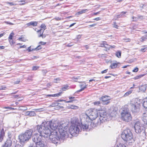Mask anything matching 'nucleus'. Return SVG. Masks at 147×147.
<instances>
[{
    "label": "nucleus",
    "mask_w": 147,
    "mask_h": 147,
    "mask_svg": "<svg viewBox=\"0 0 147 147\" xmlns=\"http://www.w3.org/2000/svg\"><path fill=\"white\" fill-rule=\"evenodd\" d=\"M146 50V48L144 47V48H142L140 49V51L142 52H144Z\"/></svg>",
    "instance_id": "46"
},
{
    "label": "nucleus",
    "mask_w": 147,
    "mask_h": 147,
    "mask_svg": "<svg viewBox=\"0 0 147 147\" xmlns=\"http://www.w3.org/2000/svg\"><path fill=\"white\" fill-rule=\"evenodd\" d=\"M142 119L144 123L147 125V110L143 114Z\"/></svg>",
    "instance_id": "16"
},
{
    "label": "nucleus",
    "mask_w": 147,
    "mask_h": 147,
    "mask_svg": "<svg viewBox=\"0 0 147 147\" xmlns=\"http://www.w3.org/2000/svg\"><path fill=\"white\" fill-rule=\"evenodd\" d=\"M4 108L5 109H13L14 108L11 107H4Z\"/></svg>",
    "instance_id": "51"
},
{
    "label": "nucleus",
    "mask_w": 147,
    "mask_h": 147,
    "mask_svg": "<svg viewBox=\"0 0 147 147\" xmlns=\"http://www.w3.org/2000/svg\"><path fill=\"white\" fill-rule=\"evenodd\" d=\"M80 123H79L76 122L72 124L69 128V133L73 136H77L80 131Z\"/></svg>",
    "instance_id": "6"
},
{
    "label": "nucleus",
    "mask_w": 147,
    "mask_h": 147,
    "mask_svg": "<svg viewBox=\"0 0 147 147\" xmlns=\"http://www.w3.org/2000/svg\"><path fill=\"white\" fill-rule=\"evenodd\" d=\"M82 85H80V88H81V89L77 91L78 92H79L83 90L85 88H86V84H85V85L84 86V87H82Z\"/></svg>",
    "instance_id": "27"
},
{
    "label": "nucleus",
    "mask_w": 147,
    "mask_h": 147,
    "mask_svg": "<svg viewBox=\"0 0 147 147\" xmlns=\"http://www.w3.org/2000/svg\"><path fill=\"white\" fill-rule=\"evenodd\" d=\"M116 56L118 58H120L121 57V52L120 51H118L116 52L115 53Z\"/></svg>",
    "instance_id": "28"
},
{
    "label": "nucleus",
    "mask_w": 147,
    "mask_h": 147,
    "mask_svg": "<svg viewBox=\"0 0 147 147\" xmlns=\"http://www.w3.org/2000/svg\"><path fill=\"white\" fill-rule=\"evenodd\" d=\"M33 130L31 129L27 130L24 133L20 134L19 136V139L21 142H24L27 141L31 138Z\"/></svg>",
    "instance_id": "8"
},
{
    "label": "nucleus",
    "mask_w": 147,
    "mask_h": 147,
    "mask_svg": "<svg viewBox=\"0 0 147 147\" xmlns=\"http://www.w3.org/2000/svg\"><path fill=\"white\" fill-rule=\"evenodd\" d=\"M138 70V68L137 67H136L133 70V71L135 72H137Z\"/></svg>",
    "instance_id": "44"
},
{
    "label": "nucleus",
    "mask_w": 147,
    "mask_h": 147,
    "mask_svg": "<svg viewBox=\"0 0 147 147\" xmlns=\"http://www.w3.org/2000/svg\"><path fill=\"white\" fill-rule=\"evenodd\" d=\"M96 25V24H92V25H90L89 26H90V27H94V26H95Z\"/></svg>",
    "instance_id": "59"
},
{
    "label": "nucleus",
    "mask_w": 147,
    "mask_h": 147,
    "mask_svg": "<svg viewBox=\"0 0 147 147\" xmlns=\"http://www.w3.org/2000/svg\"><path fill=\"white\" fill-rule=\"evenodd\" d=\"M42 48V47H41V45H39L35 49V50L36 51H37L41 49Z\"/></svg>",
    "instance_id": "41"
},
{
    "label": "nucleus",
    "mask_w": 147,
    "mask_h": 147,
    "mask_svg": "<svg viewBox=\"0 0 147 147\" xmlns=\"http://www.w3.org/2000/svg\"><path fill=\"white\" fill-rule=\"evenodd\" d=\"M110 99V97L107 96H103L100 98V100L102 101V104L104 105H107L109 104Z\"/></svg>",
    "instance_id": "14"
},
{
    "label": "nucleus",
    "mask_w": 147,
    "mask_h": 147,
    "mask_svg": "<svg viewBox=\"0 0 147 147\" xmlns=\"http://www.w3.org/2000/svg\"><path fill=\"white\" fill-rule=\"evenodd\" d=\"M146 90L145 86H142L140 87L139 88V90L141 91L144 92Z\"/></svg>",
    "instance_id": "29"
},
{
    "label": "nucleus",
    "mask_w": 147,
    "mask_h": 147,
    "mask_svg": "<svg viewBox=\"0 0 147 147\" xmlns=\"http://www.w3.org/2000/svg\"><path fill=\"white\" fill-rule=\"evenodd\" d=\"M135 131L138 134H140L142 132H144L145 131L144 125L142 124L139 121H136L134 125Z\"/></svg>",
    "instance_id": "11"
},
{
    "label": "nucleus",
    "mask_w": 147,
    "mask_h": 147,
    "mask_svg": "<svg viewBox=\"0 0 147 147\" xmlns=\"http://www.w3.org/2000/svg\"><path fill=\"white\" fill-rule=\"evenodd\" d=\"M138 19H143L144 18V16H138Z\"/></svg>",
    "instance_id": "45"
},
{
    "label": "nucleus",
    "mask_w": 147,
    "mask_h": 147,
    "mask_svg": "<svg viewBox=\"0 0 147 147\" xmlns=\"http://www.w3.org/2000/svg\"><path fill=\"white\" fill-rule=\"evenodd\" d=\"M7 3L8 4H9V5H14V4L13 3H11V2H7Z\"/></svg>",
    "instance_id": "56"
},
{
    "label": "nucleus",
    "mask_w": 147,
    "mask_h": 147,
    "mask_svg": "<svg viewBox=\"0 0 147 147\" xmlns=\"http://www.w3.org/2000/svg\"><path fill=\"white\" fill-rule=\"evenodd\" d=\"M143 105L144 107L147 108V97L144 99Z\"/></svg>",
    "instance_id": "24"
},
{
    "label": "nucleus",
    "mask_w": 147,
    "mask_h": 147,
    "mask_svg": "<svg viewBox=\"0 0 147 147\" xmlns=\"http://www.w3.org/2000/svg\"><path fill=\"white\" fill-rule=\"evenodd\" d=\"M29 147H47V146L43 143L41 144H37L36 145H35L33 144H31Z\"/></svg>",
    "instance_id": "17"
},
{
    "label": "nucleus",
    "mask_w": 147,
    "mask_h": 147,
    "mask_svg": "<svg viewBox=\"0 0 147 147\" xmlns=\"http://www.w3.org/2000/svg\"><path fill=\"white\" fill-rule=\"evenodd\" d=\"M146 39H147V35L146 36H145L142 37L141 38L140 41L142 42H143L146 40Z\"/></svg>",
    "instance_id": "34"
},
{
    "label": "nucleus",
    "mask_w": 147,
    "mask_h": 147,
    "mask_svg": "<svg viewBox=\"0 0 147 147\" xmlns=\"http://www.w3.org/2000/svg\"><path fill=\"white\" fill-rule=\"evenodd\" d=\"M133 91L132 90H130L127 91V92H126L123 95V96L124 97H126L128 95H129V94H130Z\"/></svg>",
    "instance_id": "26"
},
{
    "label": "nucleus",
    "mask_w": 147,
    "mask_h": 147,
    "mask_svg": "<svg viewBox=\"0 0 147 147\" xmlns=\"http://www.w3.org/2000/svg\"><path fill=\"white\" fill-rule=\"evenodd\" d=\"M23 36H21V37L19 38H18V40H21L22 41L25 42L26 41V40L25 39H23V37H22Z\"/></svg>",
    "instance_id": "39"
},
{
    "label": "nucleus",
    "mask_w": 147,
    "mask_h": 147,
    "mask_svg": "<svg viewBox=\"0 0 147 147\" xmlns=\"http://www.w3.org/2000/svg\"><path fill=\"white\" fill-rule=\"evenodd\" d=\"M44 31V30H41V33L39 35V37H41L42 38H45L46 36V35L45 34H43V32Z\"/></svg>",
    "instance_id": "22"
},
{
    "label": "nucleus",
    "mask_w": 147,
    "mask_h": 147,
    "mask_svg": "<svg viewBox=\"0 0 147 147\" xmlns=\"http://www.w3.org/2000/svg\"><path fill=\"white\" fill-rule=\"evenodd\" d=\"M113 27L115 28H118V25L116 24L115 22H114Z\"/></svg>",
    "instance_id": "52"
},
{
    "label": "nucleus",
    "mask_w": 147,
    "mask_h": 147,
    "mask_svg": "<svg viewBox=\"0 0 147 147\" xmlns=\"http://www.w3.org/2000/svg\"><path fill=\"white\" fill-rule=\"evenodd\" d=\"M68 128L67 126H65L64 124H60L58 127V130L60 134V138L61 142L63 141L68 136V131L65 130Z\"/></svg>",
    "instance_id": "7"
},
{
    "label": "nucleus",
    "mask_w": 147,
    "mask_h": 147,
    "mask_svg": "<svg viewBox=\"0 0 147 147\" xmlns=\"http://www.w3.org/2000/svg\"><path fill=\"white\" fill-rule=\"evenodd\" d=\"M111 46L109 45L106 42H105V47L108 49H109L111 48Z\"/></svg>",
    "instance_id": "35"
},
{
    "label": "nucleus",
    "mask_w": 147,
    "mask_h": 147,
    "mask_svg": "<svg viewBox=\"0 0 147 147\" xmlns=\"http://www.w3.org/2000/svg\"><path fill=\"white\" fill-rule=\"evenodd\" d=\"M126 12H122L121 13V16H122L123 14H124L126 13ZM121 15H119V16H120Z\"/></svg>",
    "instance_id": "61"
},
{
    "label": "nucleus",
    "mask_w": 147,
    "mask_h": 147,
    "mask_svg": "<svg viewBox=\"0 0 147 147\" xmlns=\"http://www.w3.org/2000/svg\"><path fill=\"white\" fill-rule=\"evenodd\" d=\"M68 86L67 85H65L62 88V90L63 91H65L68 89Z\"/></svg>",
    "instance_id": "36"
},
{
    "label": "nucleus",
    "mask_w": 147,
    "mask_h": 147,
    "mask_svg": "<svg viewBox=\"0 0 147 147\" xmlns=\"http://www.w3.org/2000/svg\"><path fill=\"white\" fill-rule=\"evenodd\" d=\"M132 19H133V21H137L138 20V17H136L133 16L132 17Z\"/></svg>",
    "instance_id": "43"
},
{
    "label": "nucleus",
    "mask_w": 147,
    "mask_h": 147,
    "mask_svg": "<svg viewBox=\"0 0 147 147\" xmlns=\"http://www.w3.org/2000/svg\"><path fill=\"white\" fill-rule=\"evenodd\" d=\"M98 113L100 117L95 126L100 125L101 123L105 121L106 119L107 113L104 110H99L97 111L94 109H90L87 110L85 114L82 115V117L86 118V120L92 122V121L95 119L98 116Z\"/></svg>",
    "instance_id": "1"
},
{
    "label": "nucleus",
    "mask_w": 147,
    "mask_h": 147,
    "mask_svg": "<svg viewBox=\"0 0 147 147\" xmlns=\"http://www.w3.org/2000/svg\"><path fill=\"white\" fill-rule=\"evenodd\" d=\"M78 106L74 105H71L69 107V108L74 109H78Z\"/></svg>",
    "instance_id": "30"
},
{
    "label": "nucleus",
    "mask_w": 147,
    "mask_h": 147,
    "mask_svg": "<svg viewBox=\"0 0 147 147\" xmlns=\"http://www.w3.org/2000/svg\"><path fill=\"white\" fill-rule=\"evenodd\" d=\"M39 68V67L38 66H34L32 68V70H36L37 69H38Z\"/></svg>",
    "instance_id": "37"
},
{
    "label": "nucleus",
    "mask_w": 147,
    "mask_h": 147,
    "mask_svg": "<svg viewBox=\"0 0 147 147\" xmlns=\"http://www.w3.org/2000/svg\"><path fill=\"white\" fill-rule=\"evenodd\" d=\"M130 105L133 113H137L139 111L140 103L138 99H134L131 100Z\"/></svg>",
    "instance_id": "9"
},
{
    "label": "nucleus",
    "mask_w": 147,
    "mask_h": 147,
    "mask_svg": "<svg viewBox=\"0 0 147 147\" xmlns=\"http://www.w3.org/2000/svg\"><path fill=\"white\" fill-rule=\"evenodd\" d=\"M88 9H82L80 11L78 12V15L85 13L88 11Z\"/></svg>",
    "instance_id": "25"
},
{
    "label": "nucleus",
    "mask_w": 147,
    "mask_h": 147,
    "mask_svg": "<svg viewBox=\"0 0 147 147\" xmlns=\"http://www.w3.org/2000/svg\"><path fill=\"white\" fill-rule=\"evenodd\" d=\"M57 133L56 131H53L49 136L51 141L55 144H57L59 141H61L60 139L58 136Z\"/></svg>",
    "instance_id": "12"
},
{
    "label": "nucleus",
    "mask_w": 147,
    "mask_h": 147,
    "mask_svg": "<svg viewBox=\"0 0 147 147\" xmlns=\"http://www.w3.org/2000/svg\"><path fill=\"white\" fill-rule=\"evenodd\" d=\"M85 48H86V49L87 50L89 48V47L87 45H86L85 46Z\"/></svg>",
    "instance_id": "64"
},
{
    "label": "nucleus",
    "mask_w": 147,
    "mask_h": 147,
    "mask_svg": "<svg viewBox=\"0 0 147 147\" xmlns=\"http://www.w3.org/2000/svg\"><path fill=\"white\" fill-rule=\"evenodd\" d=\"M46 44V42H44L41 41L39 42V44L42 45H44Z\"/></svg>",
    "instance_id": "48"
},
{
    "label": "nucleus",
    "mask_w": 147,
    "mask_h": 147,
    "mask_svg": "<svg viewBox=\"0 0 147 147\" xmlns=\"http://www.w3.org/2000/svg\"><path fill=\"white\" fill-rule=\"evenodd\" d=\"M73 45L71 44V43H69L67 45V46L69 47H70Z\"/></svg>",
    "instance_id": "63"
},
{
    "label": "nucleus",
    "mask_w": 147,
    "mask_h": 147,
    "mask_svg": "<svg viewBox=\"0 0 147 147\" xmlns=\"http://www.w3.org/2000/svg\"><path fill=\"white\" fill-rule=\"evenodd\" d=\"M15 147H22V146L21 145L17 144L15 146Z\"/></svg>",
    "instance_id": "60"
},
{
    "label": "nucleus",
    "mask_w": 147,
    "mask_h": 147,
    "mask_svg": "<svg viewBox=\"0 0 147 147\" xmlns=\"http://www.w3.org/2000/svg\"><path fill=\"white\" fill-rule=\"evenodd\" d=\"M143 75H140L139 76H136L134 78V79L136 80L139 79L142 77H143Z\"/></svg>",
    "instance_id": "42"
},
{
    "label": "nucleus",
    "mask_w": 147,
    "mask_h": 147,
    "mask_svg": "<svg viewBox=\"0 0 147 147\" xmlns=\"http://www.w3.org/2000/svg\"><path fill=\"white\" fill-rule=\"evenodd\" d=\"M61 80L60 78H57L54 79V82L55 83H58L60 82Z\"/></svg>",
    "instance_id": "31"
},
{
    "label": "nucleus",
    "mask_w": 147,
    "mask_h": 147,
    "mask_svg": "<svg viewBox=\"0 0 147 147\" xmlns=\"http://www.w3.org/2000/svg\"><path fill=\"white\" fill-rule=\"evenodd\" d=\"M105 41H103L102 43H101L100 45V47H105Z\"/></svg>",
    "instance_id": "47"
},
{
    "label": "nucleus",
    "mask_w": 147,
    "mask_h": 147,
    "mask_svg": "<svg viewBox=\"0 0 147 147\" xmlns=\"http://www.w3.org/2000/svg\"><path fill=\"white\" fill-rule=\"evenodd\" d=\"M26 47V46L25 45H23L22 46H20V48H25Z\"/></svg>",
    "instance_id": "62"
},
{
    "label": "nucleus",
    "mask_w": 147,
    "mask_h": 147,
    "mask_svg": "<svg viewBox=\"0 0 147 147\" xmlns=\"http://www.w3.org/2000/svg\"><path fill=\"white\" fill-rule=\"evenodd\" d=\"M50 123V128L53 131H55L59 125V123L57 121H49Z\"/></svg>",
    "instance_id": "13"
},
{
    "label": "nucleus",
    "mask_w": 147,
    "mask_h": 147,
    "mask_svg": "<svg viewBox=\"0 0 147 147\" xmlns=\"http://www.w3.org/2000/svg\"><path fill=\"white\" fill-rule=\"evenodd\" d=\"M46 26L44 24H41L40 26L41 29H44V30L46 29Z\"/></svg>",
    "instance_id": "38"
},
{
    "label": "nucleus",
    "mask_w": 147,
    "mask_h": 147,
    "mask_svg": "<svg viewBox=\"0 0 147 147\" xmlns=\"http://www.w3.org/2000/svg\"><path fill=\"white\" fill-rule=\"evenodd\" d=\"M121 113V118L122 120L125 122L130 121L132 117L129 109L125 107L123 108Z\"/></svg>",
    "instance_id": "5"
},
{
    "label": "nucleus",
    "mask_w": 147,
    "mask_h": 147,
    "mask_svg": "<svg viewBox=\"0 0 147 147\" xmlns=\"http://www.w3.org/2000/svg\"><path fill=\"white\" fill-rule=\"evenodd\" d=\"M62 94V92H59L57 93L54 94H48L47 96V97H58L61 95Z\"/></svg>",
    "instance_id": "19"
},
{
    "label": "nucleus",
    "mask_w": 147,
    "mask_h": 147,
    "mask_svg": "<svg viewBox=\"0 0 147 147\" xmlns=\"http://www.w3.org/2000/svg\"><path fill=\"white\" fill-rule=\"evenodd\" d=\"M4 134V129L2 128L1 130L0 133V142H1L3 140Z\"/></svg>",
    "instance_id": "18"
},
{
    "label": "nucleus",
    "mask_w": 147,
    "mask_h": 147,
    "mask_svg": "<svg viewBox=\"0 0 147 147\" xmlns=\"http://www.w3.org/2000/svg\"><path fill=\"white\" fill-rule=\"evenodd\" d=\"M43 29H40L39 30H38V31H36V32H37V34H38V37H39V34H40L41 33V30H42Z\"/></svg>",
    "instance_id": "49"
},
{
    "label": "nucleus",
    "mask_w": 147,
    "mask_h": 147,
    "mask_svg": "<svg viewBox=\"0 0 147 147\" xmlns=\"http://www.w3.org/2000/svg\"><path fill=\"white\" fill-rule=\"evenodd\" d=\"M81 123H80V128L81 130L87 131L88 129H90L94 127V125H92V122L90 121L86 120V118L82 117H81Z\"/></svg>",
    "instance_id": "4"
},
{
    "label": "nucleus",
    "mask_w": 147,
    "mask_h": 147,
    "mask_svg": "<svg viewBox=\"0 0 147 147\" xmlns=\"http://www.w3.org/2000/svg\"><path fill=\"white\" fill-rule=\"evenodd\" d=\"M19 2H23L22 3L20 4H21V5H24L25 3V1H19Z\"/></svg>",
    "instance_id": "55"
},
{
    "label": "nucleus",
    "mask_w": 147,
    "mask_h": 147,
    "mask_svg": "<svg viewBox=\"0 0 147 147\" xmlns=\"http://www.w3.org/2000/svg\"><path fill=\"white\" fill-rule=\"evenodd\" d=\"M14 34L13 32H12L10 34L9 36V39L11 40L12 38L13 35Z\"/></svg>",
    "instance_id": "40"
},
{
    "label": "nucleus",
    "mask_w": 147,
    "mask_h": 147,
    "mask_svg": "<svg viewBox=\"0 0 147 147\" xmlns=\"http://www.w3.org/2000/svg\"><path fill=\"white\" fill-rule=\"evenodd\" d=\"M5 23H6V24H9L10 25H13V24L11 22H5Z\"/></svg>",
    "instance_id": "53"
},
{
    "label": "nucleus",
    "mask_w": 147,
    "mask_h": 147,
    "mask_svg": "<svg viewBox=\"0 0 147 147\" xmlns=\"http://www.w3.org/2000/svg\"><path fill=\"white\" fill-rule=\"evenodd\" d=\"M94 20H96V21H98L100 20V18L99 17L97 18H95L94 19Z\"/></svg>",
    "instance_id": "57"
},
{
    "label": "nucleus",
    "mask_w": 147,
    "mask_h": 147,
    "mask_svg": "<svg viewBox=\"0 0 147 147\" xmlns=\"http://www.w3.org/2000/svg\"><path fill=\"white\" fill-rule=\"evenodd\" d=\"M59 103H55V104H52V106H58V104Z\"/></svg>",
    "instance_id": "58"
},
{
    "label": "nucleus",
    "mask_w": 147,
    "mask_h": 147,
    "mask_svg": "<svg viewBox=\"0 0 147 147\" xmlns=\"http://www.w3.org/2000/svg\"><path fill=\"white\" fill-rule=\"evenodd\" d=\"M26 115H29L31 116H34L36 114L34 111H27L26 113Z\"/></svg>",
    "instance_id": "21"
},
{
    "label": "nucleus",
    "mask_w": 147,
    "mask_h": 147,
    "mask_svg": "<svg viewBox=\"0 0 147 147\" xmlns=\"http://www.w3.org/2000/svg\"><path fill=\"white\" fill-rule=\"evenodd\" d=\"M116 147H126V146L123 144L120 143L117 145Z\"/></svg>",
    "instance_id": "32"
},
{
    "label": "nucleus",
    "mask_w": 147,
    "mask_h": 147,
    "mask_svg": "<svg viewBox=\"0 0 147 147\" xmlns=\"http://www.w3.org/2000/svg\"><path fill=\"white\" fill-rule=\"evenodd\" d=\"M133 136L130 129H125L121 134V137L124 141L128 143H132L134 142V140L133 138Z\"/></svg>",
    "instance_id": "3"
},
{
    "label": "nucleus",
    "mask_w": 147,
    "mask_h": 147,
    "mask_svg": "<svg viewBox=\"0 0 147 147\" xmlns=\"http://www.w3.org/2000/svg\"><path fill=\"white\" fill-rule=\"evenodd\" d=\"M108 70V69H106L104 70V71H102L101 72V73L102 74H104V73H106L107 72Z\"/></svg>",
    "instance_id": "50"
},
{
    "label": "nucleus",
    "mask_w": 147,
    "mask_h": 147,
    "mask_svg": "<svg viewBox=\"0 0 147 147\" xmlns=\"http://www.w3.org/2000/svg\"><path fill=\"white\" fill-rule=\"evenodd\" d=\"M37 22L35 21L31 22L27 24L26 25L28 26L32 25L33 26H36L37 25Z\"/></svg>",
    "instance_id": "20"
},
{
    "label": "nucleus",
    "mask_w": 147,
    "mask_h": 147,
    "mask_svg": "<svg viewBox=\"0 0 147 147\" xmlns=\"http://www.w3.org/2000/svg\"><path fill=\"white\" fill-rule=\"evenodd\" d=\"M50 122H43L42 124L36 126L35 129H36L38 132H41L43 134V137H47L53 131L50 128Z\"/></svg>",
    "instance_id": "2"
},
{
    "label": "nucleus",
    "mask_w": 147,
    "mask_h": 147,
    "mask_svg": "<svg viewBox=\"0 0 147 147\" xmlns=\"http://www.w3.org/2000/svg\"><path fill=\"white\" fill-rule=\"evenodd\" d=\"M93 104L96 106H99L100 104V102L99 101H95L93 102Z\"/></svg>",
    "instance_id": "33"
},
{
    "label": "nucleus",
    "mask_w": 147,
    "mask_h": 147,
    "mask_svg": "<svg viewBox=\"0 0 147 147\" xmlns=\"http://www.w3.org/2000/svg\"><path fill=\"white\" fill-rule=\"evenodd\" d=\"M39 134L35 133L33 136L32 140L35 143V145L37 144H41L43 143L42 141V136L43 134L41 132H38Z\"/></svg>",
    "instance_id": "10"
},
{
    "label": "nucleus",
    "mask_w": 147,
    "mask_h": 147,
    "mask_svg": "<svg viewBox=\"0 0 147 147\" xmlns=\"http://www.w3.org/2000/svg\"><path fill=\"white\" fill-rule=\"evenodd\" d=\"M12 142L10 140H7L2 147H11Z\"/></svg>",
    "instance_id": "15"
},
{
    "label": "nucleus",
    "mask_w": 147,
    "mask_h": 147,
    "mask_svg": "<svg viewBox=\"0 0 147 147\" xmlns=\"http://www.w3.org/2000/svg\"><path fill=\"white\" fill-rule=\"evenodd\" d=\"M55 19L56 20H61V18H59V17H56Z\"/></svg>",
    "instance_id": "54"
},
{
    "label": "nucleus",
    "mask_w": 147,
    "mask_h": 147,
    "mask_svg": "<svg viewBox=\"0 0 147 147\" xmlns=\"http://www.w3.org/2000/svg\"><path fill=\"white\" fill-rule=\"evenodd\" d=\"M117 63H118L116 62L112 63L111 64L110 67L112 69L115 68L117 67Z\"/></svg>",
    "instance_id": "23"
}]
</instances>
